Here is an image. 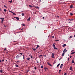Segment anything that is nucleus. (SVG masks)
Here are the masks:
<instances>
[{
	"label": "nucleus",
	"instance_id": "8fccbe9b",
	"mask_svg": "<svg viewBox=\"0 0 75 75\" xmlns=\"http://www.w3.org/2000/svg\"><path fill=\"white\" fill-rule=\"evenodd\" d=\"M71 57H72V56H70V58H71Z\"/></svg>",
	"mask_w": 75,
	"mask_h": 75
},
{
	"label": "nucleus",
	"instance_id": "f3484780",
	"mask_svg": "<svg viewBox=\"0 0 75 75\" xmlns=\"http://www.w3.org/2000/svg\"><path fill=\"white\" fill-rule=\"evenodd\" d=\"M75 52H73L71 53V54H75Z\"/></svg>",
	"mask_w": 75,
	"mask_h": 75
},
{
	"label": "nucleus",
	"instance_id": "bf43d9fd",
	"mask_svg": "<svg viewBox=\"0 0 75 75\" xmlns=\"http://www.w3.org/2000/svg\"><path fill=\"white\" fill-rule=\"evenodd\" d=\"M68 61H69V58H68Z\"/></svg>",
	"mask_w": 75,
	"mask_h": 75
},
{
	"label": "nucleus",
	"instance_id": "412c9836",
	"mask_svg": "<svg viewBox=\"0 0 75 75\" xmlns=\"http://www.w3.org/2000/svg\"><path fill=\"white\" fill-rule=\"evenodd\" d=\"M4 11H5V12H6V11H7V10L6 9H4Z\"/></svg>",
	"mask_w": 75,
	"mask_h": 75
},
{
	"label": "nucleus",
	"instance_id": "f8f14e48",
	"mask_svg": "<svg viewBox=\"0 0 75 75\" xmlns=\"http://www.w3.org/2000/svg\"><path fill=\"white\" fill-rule=\"evenodd\" d=\"M59 65H60V64L59 63L57 65V67L58 68V67H59Z\"/></svg>",
	"mask_w": 75,
	"mask_h": 75
},
{
	"label": "nucleus",
	"instance_id": "4468645a",
	"mask_svg": "<svg viewBox=\"0 0 75 75\" xmlns=\"http://www.w3.org/2000/svg\"><path fill=\"white\" fill-rule=\"evenodd\" d=\"M29 7H31V8H33V6L30 5H29Z\"/></svg>",
	"mask_w": 75,
	"mask_h": 75
},
{
	"label": "nucleus",
	"instance_id": "72a5a7b5",
	"mask_svg": "<svg viewBox=\"0 0 75 75\" xmlns=\"http://www.w3.org/2000/svg\"><path fill=\"white\" fill-rule=\"evenodd\" d=\"M37 62V63H39V62H38V60H36Z\"/></svg>",
	"mask_w": 75,
	"mask_h": 75
},
{
	"label": "nucleus",
	"instance_id": "a878e982",
	"mask_svg": "<svg viewBox=\"0 0 75 75\" xmlns=\"http://www.w3.org/2000/svg\"><path fill=\"white\" fill-rule=\"evenodd\" d=\"M52 56H54V53H52Z\"/></svg>",
	"mask_w": 75,
	"mask_h": 75
},
{
	"label": "nucleus",
	"instance_id": "4be33fe9",
	"mask_svg": "<svg viewBox=\"0 0 75 75\" xmlns=\"http://www.w3.org/2000/svg\"><path fill=\"white\" fill-rule=\"evenodd\" d=\"M22 16H24V13H22Z\"/></svg>",
	"mask_w": 75,
	"mask_h": 75
},
{
	"label": "nucleus",
	"instance_id": "09e8293b",
	"mask_svg": "<svg viewBox=\"0 0 75 75\" xmlns=\"http://www.w3.org/2000/svg\"><path fill=\"white\" fill-rule=\"evenodd\" d=\"M42 55H40V56H39V57H42Z\"/></svg>",
	"mask_w": 75,
	"mask_h": 75
},
{
	"label": "nucleus",
	"instance_id": "13d9d810",
	"mask_svg": "<svg viewBox=\"0 0 75 75\" xmlns=\"http://www.w3.org/2000/svg\"><path fill=\"white\" fill-rule=\"evenodd\" d=\"M4 26L6 28V25H4Z\"/></svg>",
	"mask_w": 75,
	"mask_h": 75
},
{
	"label": "nucleus",
	"instance_id": "4c0bfd02",
	"mask_svg": "<svg viewBox=\"0 0 75 75\" xmlns=\"http://www.w3.org/2000/svg\"><path fill=\"white\" fill-rule=\"evenodd\" d=\"M20 54H21V55H23V53H20Z\"/></svg>",
	"mask_w": 75,
	"mask_h": 75
},
{
	"label": "nucleus",
	"instance_id": "3c124183",
	"mask_svg": "<svg viewBox=\"0 0 75 75\" xmlns=\"http://www.w3.org/2000/svg\"><path fill=\"white\" fill-rule=\"evenodd\" d=\"M59 72H61V70H59Z\"/></svg>",
	"mask_w": 75,
	"mask_h": 75
},
{
	"label": "nucleus",
	"instance_id": "20e7f679",
	"mask_svg": "<svg viewBox=\"0 0 75 75\" xmlns=\"http://www.w3.org/2000/svg\"><path fill=\"white\" fill-rule=\"evenodd\" d=\"M47 64L48 65H50V67H52V65H51V64L50 63H49V62H47Z\"/></svg>",
	"mask_w": 75,
	"mask_h": 75
},
{
	"label": "nucleus",
	"instance_id": "2eb2a0df",
	"mask_svg": "<svg viewBox=\"0 0 75 75\" xmlns=\"http://www.w3.org/2000/svg\"><path fill=\"white\" fill-rule=\"evenodd\" d=\"M12 13L13 15H14V16H16V14L15 13L13 12H12Z\"/></svg>",
	"mask_w": 75,
	"mask_h": 75
},
{
	"label": "nucleus",
	"instance_id": "4d7b16f0",
	"mask_svg": "<svg viewBox=\"0 0 75 75\" xmlns=\"http://www.w3.org/2000/svg\"><path fill=\"white\" fill-rule=\"evenodd\" d=\"M3 18H0V19L1 20H2Z\"/></svg>",
	"mask_w": 75,
	"mask_h": 75
},
{
	"label": "nucleus",
	"instance_id": "ea45409f",
	"mask_svg": "<svg viewBox=\"0 0 75 75\" xmlns=\"http://www.w3.org/2000/svg\"><path fill=\"white\" fill-rule=\"evenodd\" d=\"M4 50V51H5V50H6V48H5Z\"/></svg>",
	"mask_w": 75,
	"mask_h": 75
},
{
	"label": "nucleus",
	"instance_id": "680f3d73",
	"mask_svg": "<svg viewBox=\"0 0 75 75\" xmlns=\"http://www.w3.org/2000/svg\"><path fill=\"white\" fill-rule=\"evenodd\" d=\"M57 17H59V16H57Z\"/></svg>",
	"mask_w": 75,
	"mask_h": 75
},
{
	"label": "nucleus",
	"instance_id": "b1692460",
	"mask_svg": "<svg viewBox=\"0 0 75 75\" xmlns=\"http://www.w3.org/2000/svg\"><path fill=\"white\" fill-rule=\"evenodd\" d=\"M27 60H30V57H28L27 59Z\"/></svg>",
	"mask_w": 75,
	"mask_h": 75
},
{
	"label": "nucleus",
	"instance_id": "9d476101",
	"mask_svg": "<svg viewBox=\"0 0 75 75\" xmlns=\"http://www.w3.org/2000/svg\"><path fill=\"white\" fill-rule=\"evenodd\" d=\"M65 52H63L62 54V57H64V55L65 54Z\"/></svg>",
	"mask_w": 75,
	"mask_h": 75
},
{
	"label": "nucleus",
	"instance_id": "5701e85b",
	"mask_svg": "<svg viewBox=\"0 0 75 75\" xmlns=\"http://www.w3.org/2000/svg\"><path fill=\"white\" fill-rule=\"evenodd\" d=\"M15 66L16 67H19L18 65H17V64L15 65Z\"/></svg>",
	"mask_w": 75,
	"mask_h": 75
},
{
	"label": "nucleus",
	"instance_id": "c03bdc74",
	"mask_svg": "<svg viewBox=\"0 0 75 75\" xmlns=\"http://www.w3.org/2000/svg\"><path fill=\"white\" fill-rule=\"evenodd\" d=\"M0 11H2V10L0 8Z\"/></svg>",
	"mask_w": 75,
	"mask_h": 75
},
{
	"label": "nucleus",
	"instance_id": "393cba45",
	"mask_svg": "<svg viewBox=\"0 0 75 75\" xmlns=\"http://www.w3.org/2000/svg\"><path fill=\"white\" fill-rule=\"evenodd\" d=\"M32 49L34 51H36V49L32 48Z\"/></svg>",
	"mask_w": 75,
	"mask_h": 75
},
{
	"label": "nucleus",
	"instance_id": "69168bd1",
	"mask_svg": "<svg viewBox=\"0 0 75 75\" xmlns=\"http://www.w3.org/2000/svg\"><path fill=\"white\" fill-rule=\"evenodd\" d=\"M1 21H2V22H3V21L2 20H1Z\"/></svg>",
	"mask_w": 75,
	"mask_h": 75
},
{
	"label": "nucleus",
	"instance_id": "f704fd0d",
	"mask_svg": "<svg viewBox=\"0 0 75 75\" xmlns=\"http://www.w3.org/2000/svg\"><path fill=\"white\" fill-rule=\"evenodd\" d=\"M24 57H25V56L24 55H23V59H24Z\"/></svg>",
	"mask_w": 75,
	"mask_h": 75
},
{
	"label": "nucleus",
	"instance_id": "dca6fc26",
	"mask_svg": "<svg viewBox=\"0 0 75 75\" xmlns=\"http://www.w3.org/2000/svg\"><path fill=\"white\" fill-rule=\"evenodd\" d=\"M71 62L72 63H74H74H75V62H74V60H72V61Z\"/></svg>",
	"mask_w": 75,
	"mask_h": 75
},
{
	"label": "nucleus",
	"instance_id": "603ef678",
	"mask_svg": "<svg viewBox=\"0 0 75 75\" xmlns=\"http://www.w3.org/2000/svg\"><path fill=\"white\" fill-rule=\"evenodd\" d=\"M4 18H3V19L2 20L4 21Z\"/></svg>",
	"mask_w": 75,
	"mask_h": 75
},
{
	"label": "nucleus",
	"instance_id": "c756f323",
	"mask_svg": "<svg viewBox=\"0 0 75 75\" xmlns=\"http://www.w3.org/2000/svg\"><path fill=\"white\" fill-rule=\"evenodd\" d=\"M20 61H16V63H17V62H19Z\"/></svg>",
	"mask_w": 75,
	"mask_h": 75
},
{
	"label": "nucleus",
	"instance_id": "bb28decb",
	"mask_svg": "<svg viewBox=\"0 0 75 75\" xmlns=\"http://www.w3.org/2000/svg\"><path fill=\"white\" fill-rule=\"evenodd\" d=\"M22 25H23V26H24L25 25V24H24V23H23L22 24Z\"/></svg>",
	"mask_w": 75,
	"mask_h": 75
},
{
	"label": "nucleus",
	"instance_id": "37998d69",
	"mask_svg": "<svg viewBox=\"0 0 75 75\" xmlns=\"http://www.w3.org/2000/svg\"><path fill=\"white\" fill-rule=\"evenodd\" d=\"M4 7H5L6 8H7V7L6 6V5H4Z\"/></svg>",
	"mask_w": 75,
	"mask_h": 75
},
{
	"label": "nucleus",
	"instance_id": "7ed1b4c3",
	"mask_svg": "<svg viewBox=\"0 0 75 75\" xmlns=\"http://www.w3.org/2000/svg\"><path fill=\"white\" fill-rule=\"evenodd\" d=\"M19 55H20V54H18V55L16 56V59H18V57H19Z\"/></svg>",
	"mask_w": 75,
	"mask_h": 75
},
{
	"label": "nucleus",
	"instance_id": "473e14b6",
	"mask_svg": "<svg viewBox=\"0 0 75 75\" xmlns=\"http://www.w3.org/2000/svg\"><path fill=\"white\" fill-rule=\"evenodd\" d=\"M39 47V45H37V47H36V48L37 49V48H38V47Z\"/></svg>",
	"mask_w": 75,
	"mask_h": 75
},
{
	"label": "nucleus",
	"instance_id": "79ce46f5",
	"mask_svg": "<svg viewBox=\"0 0 75 75\" xmlns=\"http://www.w3.org/2000/svg\"><path fill=\"white\" fill-rule=\"evenodd\" d=\"M52 38H54V36H52Z\"/></svg>",
	"mask_w": 75,
	"mask_h": 75
},
{
	"label": "nucleus",
	"instance_id": "a19ab883",
	"mask_svg": "<svg viewBox=\"0 0 75 75\" xmlns=\"http://www.w3.org/2000/svg\"><path fill=\"white\" fill-rule=\"evenodd\" d=\"M56 62H56V61H54V64H55V63H56Z\"/></svg>",
	"mask_w": 75,
	"mask_h": 75
},
{
	"label": "nucleus",
	"instance_id": "2f4dec72",
	"mask_svg": "<svg viewBox=\"0 0 75 75\" xmlns=\"http://www.w3.org/2000/svg\"><path fill=\"white\" fill-rule=\"evenodd\" d=\"M34 7H35L36 8H38V6H34Z\"/></svg>",
	"mask_w": 75,
	"mask_h": 75
},
{
	"label": "nucleus",
	"instance_id": "6e6d98bb",
	"mask_svg": "<svg viewBox=\"0 0 75 75\" xmlns=\"http://www.w3.org/2000/svg\"><path fill=\"white\" fill-rule=\"evenodd\" d=\"M42 18L43 19V20H44L45 18L44 17H43Z\"/></svg>",
	"mask_w": 75,
	"mask_h": 75
},
{
	"label": "nucleus",
	"instance_id": "aec40b11",
	"mask_svg": "<svg viewBox=\"0 0 75 75\" xmlns=\"http://www.w3.org/2000/svg\"><path fill=\"white\" fill-rule=\"evenodd\" d=\"M70 14L71 16H73V15H74V14H73V13H70Z\"/></svg>",
	"mask_w": 75,
	"mask_h": 75
},
{
	"label": "nucleus",
	"instance_id": "e2e57ef3",
	"mask_svg": "<svg viewBox=\"0 0 75 75\" xmlns=\"http://www.w3.org/2000/svg\"><path fill=\"white\" fill-rule=\"evenodd\" d=\"M35 28H37V27L36 26H35Z\"/></svg>",
	"mask_w": 75,
	"mask_h": 75
},
{
	"label": "nucleus",
	"instance_id": "9b49d317",
	"mask_svg": "<svg viewBox=\"0 0 75 75\" xmlns=\"http://www.w3.org/2000/svg\"><path fill=\"white\" fill-rule=\"evenodd\" d=\"M66 44H64L62 45V47H65V46H66Z\"/></svg>",
	"mask_w": 75,
	"mask_h": 75
},
{
	"label": "nucleus",
	"instance_id": "f257e3e1",
	"mask_svg": "<svg viewBox=\"0 0 75 75\" xmlns=\"http://www.w3.org/2000/svg\"><path fill=\"white\" fill-rule=\"evenodd\" d=\"M55 43H53L52 45V46L53 47L54 49L55 50H57L58 48L55 47Z\"/></svg>",
	"mask_w": 75,
	"mask_h": 75
},
{
	"label": "nucleus",
	"instance_id": "39448f33",
	"mask_svg": "<svg viewBox=\"0 0 75 75\" xmlns=\"http://www.w3.org/2000/svg\"><path fill=\"white\" fill-rule=\"evenodd\" d=\"M72 67L71 66L70 67L69 70L70 71H72Z\"/></svg>",
	"mask_w": 75,
	"mask_h": 75
},
{
	"label": "nucleus",
	"instance_id": "c9c22d12",
	"mask_svg": "<svg viewBox=\"0 0 75 75\" xmlns=\"http://www.w3.org/2000/svg\"><path fill=\"white\" fill-rule=\"evenodd\" d=\"M9 12H10V13H13V12H12V11H9Z\"/></svg>",
	"mask_w": 75,
	"mask_h": 75
},
{
	"label": "nucleus",
	"instance_id": "f03ea898",
	"mask_svg": "<svg viewBox=\"0 0 75 75\" xmlns=\"http://www.w3.org/2000/svg\"><path fill=\"white\" fill-rule=\"evenodd\" d=\"M67 49L66 48H65L64 50H63V52H67V50H66Z\"/></svg>",
	"mask_w": 75,
	"mask_h": 75
},
{
	"label": "nucleus",
	"instance_id": "774afa93",
	"mask_svg": "<svg viewBox=\"0 0 75 75\" xmlns=\"http://www.w3.org/2000/svg\"><path fill=\"white\" fill-rule=\"evenodd\" d=\"M74 37L75 38V34L74 35Z\"/></svg>",
	"mask_w": 75,
	"mask_h": 75
},
{
	"label": "nucleus",
	"instance_id": "7c9ffc66",
	"mask_svg": "<svg viewBox=\"0 0 75 75\" xmlns=\"http://www.w3.org/2000/svg\"><path fill=\"white\" fill-rule=\"evenodd\" d=\"M9 2L10 3H12V0H11V1H9Z\"/></svg>",
	"mask_w": 75,
	"mask_h": 75
},
{
	"label": "nucleus",
	"instance_id": "5fc2aeb1",
	"mask_svg": "<svg viewBox=\"0 0 75 75\" xmlns=\"http://www.w3.org/2000/svg\"><path fill=\"white\" fill-rule=\"evenodd\" d=\"M4 61V59H3V60H2V62H3V61Z\"/></svg>",
	"mask_w": 75,
	"mask_h": 75
},
{
	"label": "nucleus",
	"instance_id": "a211bd4d",
	"mask_svg": "<svg viewBox=\"0 0 75 75\" xmlns=\"http://www.w3.org/2000/svg\"><path fill=\"white\" fill-rule=\"evenodd\" d=\"M73 6L72 5H71L70 6V8H73Z\"/></svg>",
	"mask_w": 75,
	"mask_h": 75
},
{
	"label": "nucleus",
	"instance_id": "e433bc0d",
	"mask_svg": "<svg viewBox=\"0 0 75 75\" xmlns=\"http://www.w3.org/2000/svg\"><path fill=\"white\" fill-rule=\"evenodd\" d=\"M30 58H33V56L31 55Z\"/></svg>",
	"mask_w": 75,
	"mask_h": 75
},
{
	"label": "nucleus",
	"instance_id": "864d4df0",
	"mask_svg": "<svg viewBox=\"0 0 75 75\" xmlns=\"http://www.w3.org/2000/svg\"><path fill=\"white\" fill-rule=\"evenodd\" d=\"M66 74H67V73H65L64 74V75H66Z\"/></svg>",
	"mask_w": 75,
	"mask_h": 75
},
{
	"label": "nucleus",
	"instance_id": "6e6552de",
	"mask_svg": "<svg viewBox=\"0 0 75 75\" xmlns=\"http://www.w3.org/2000/svg\"><path fill=\"white\" fill-rule=\"evenodd\" d=\"M31 18V17H29L28 19H27V21H30V19Z\"/></svg>",
	"mask_w": 75,
	"mask_h": 75
},
{
	"label": "nucleus",
	"instance_id": "a18cd8bd",
	"mask_svg": "<svg viewBox=\"0 0 75 75\" xmlns=\"http://www.w3.org/2000/svg\"><path fill=\"white\" fill-rule=\"evenodd\" d=\"M74 51V50H71V52H73V51Z\"/></svg>",
	"mask_w": 75,
	"mask_h": 75
},
{
	"label": "nucleus",
	"instance_id": "052dcab7",
	"mask_svg": "<svg viewBox=\"0 0 75 75\" xmlns=\"http://www.w3.org/2000/svg\"><path fill=\"white\" fill-rule=\"evenodd\" d=\"M71 23V22H69V23Z\"/></svg>",
	"mask_w": 75,
	"mask_h": 75
},
{
	"label": "nucleus",
	"instance_id": "de8ad7c7",
	"mask_svg": "<svg viewBox=\"0 0 75 75\" xmlns=\"http://www.w3.org/2000/svg\"><path fill=\"white\" fill-rule=\"evenodd\" d=\"M52 58H54V56H52Z\"/></svg>",
	"mask_w": 75,
	"mask_h": 75
},
{
	"label": "nucleus",
	"instance_id": "ddd939ff",
	"mask_svg": "<svg viewBox=\"0 0 75 75\" xmlns=\"http://www.w3.org/2000/svg\"><path fill=\"white\" fill-rule=\"evenodd\" d=\"M44 69H45V70H46V69H47V70H48V68H47V67H45L44 68Z\"/></svg>",
	"mask_w": 75,
	"mask_h": 75
},
{
	"label": "nucleus",
	"instance_id": "1a4fd4ad",
	"mask_svg": "<svg viewBox=\"0 0 75 75\" xmlns=\"http://www.w3.org/2000/svg\"><path fill=\"white\" fill-rule=\"evenodd\" d=\"M15 18H16L18 20H20V18H19L18 17H16Z\"/></svg>",
	"mask_w": 75,
	"mask_h": 75
},
{
	"label": "nucleus",
	"instance_id": "0eeeda50",
	"mask_svg": "<svg viewBox=\"0 0 75 75\" xmlns=\"http://www.w3.org/2000/svg\"><path fill=\"white\" fill-rule=\"evenodd\" d=\"M62 66H63V64H61L60 66V68H62Z\"/></svg>",
	"mask_w": 75,
	"mask_h": 75
},
{
	"label": "nucleus",
	"instance_id": "423d86ee",
	"mask_svg": "<svg viewBox=\"0 0 75 75\" xmlns=\"http://www.w3.org/2000/svg\"><path fill=\"white\" fill-rule=\"evenodd\" d=\"M74 20V19H68V21H73Z\"/></svg>",
	"mask_w": 75,
	"mask_h": 75
},
{
	"label": "nucleus",
	"instance_id": "338daca9",
	"mask_svg": "<svg viewBox=\"0 0 75 75\" xmlns=\"http://www.w3.org/2000/svg\"><path fill=\"white\" fill-rule=\"evenodd\" d=\"M19 57H21V55H20L19 56Z\"/></svg>",
	"mask_w": 75,
	"mask_h": 75
},
{
	"label": "nucleus",
	"instance_id": "c85d7f7f",
	"mask_svg": "<svg viewBox=\"0 0 75 75\" xmlns=\"http://www.w3.org/2000/svg\"><path fill=\"white\" fill-rule=\"evenodd\" d=\"M59 41V40H55V41Z\"/></svg>",
	"mask_w": 75,
	"mask_h": 75
},
{
	"label": "nucleus",
	"instance_id": "49530a36",
	"mask_svg": "<svg viewBox=\"0 0 75 75\" xmlns=\"http://www.w3.org/2000/svg\"><path fill=\"white\" fill-rule=\"evenodd\" d=\"M35 69H37V68L36 67H35Z\"/></svg>",
	"mask_w": 75,
	"mask_h": 75
},
{
	"label": "nucleus",
	"instance_id": "58836bf2",
	"mask_svg": "<svg viewBox=\"0 0 75 75\" xmlns=\"http://www.w3.org/2000/svg\"><path fill=\"white\" fill-rule=\"evenodd\" d=\"M41 68H43V66L42 65L41 66Z\"/></svg>",
	"mask_w": 75,
	"mask_h": 75
},
{
	"label": "nucleus",
	"instance_id": "6ab92c4d",
	"mask_svg": "<svg viewBox=\"0 0 75 75\" xmlns=\"http://www.w3.org/2000/svg\"><path fill=\"white\" fill-rule=\"evenodd\" d=\"M72 37H73V36H70L69 37V38H72Z\"/></svg>",
	"mask_w": 75,
	"mask_h": 75
},
{
	"label": "nucleus",
	"instance_id": "0e129e2a",
	"mask_svg": "<svg viewBox=\"0 0 75 75\" xmlns=\"http://www.w3.org/2000/svg\"><path fill=\"white\" fill-rule=\"evenodd\" d=\"M6 62H7V60H6Z\"/></svg>",
	"mask_w": 75,
	"mask_h": 75
},
{
	"label": "nucleus",
	"instance_id": "cd10ccee",
	"mask_svg": "<svg viewBox=\"0 0 75 75\" xmlns=\"http://www.w3.org/2000/svg\"><path fill=\"white\" fill-rule=\"evenodd\" d=\"M3 71L2 70H0V72H1V73H2V72H3Z\"/></svg>",
	"mask_w": 75,
	"mask_h": 75
}]
</instances>
